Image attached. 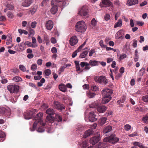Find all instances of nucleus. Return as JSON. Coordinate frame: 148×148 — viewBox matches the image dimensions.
I'll list each match as a JSON object with an SVG mask.
<instances>
[{
	"mask_svg": "<svg viewBox=\"0 0 148 148\" xmlns=\"http://www.w3.org/2000/svg\"><path fill=\"white\" fill-rule=\"evenodd\" d=\"M89 11L88 7L84 5L79 9L78 14L80 16L87 18L89 17Z\"/></svg>",
	"mask_w": 148,
	"mask_h": 148,
	"instance_id": "nucleus-1",
	"label": "nucleus"
},
{
	"mask_svg": "<svg viewBox=\"0 0 148 148\" xmlns=\"http://www.w3.org/2000/svg\"><path fill=\"white\" fill-rule=\"evenodd\" d=\"M75 27L76 30L81 32H84L87 28L86 25L83 21H79L77 22Z\"/></svg>",
	"mask_w": 148,
	"mask_h": 148,
	"instance_id": "nucleus-2",
	"label": "nucleus"
},
{
	"mask_svg": "<svg viewBox=\"0 0 148 148\" xmlns=\"http://www.w3.org/2000/svg\"><path fill=\"white\" fill-rule=\"evenodd\" d=\"M94 80L97 83L106 84L108 82V80L103 76H96L94 77Z\"/></svg>",
	"mask_w": 148,
	"mask_h": 148,
	"instance_id": "nucleus-3",
	"label": "nucleus"
},
{
	"mask_svg": "<svg viewBox=\"0 0 148 148\" xmlns=\"http://www.w3.org/2000/svg\"><path fill=\"white\" fill-rule=\"evenodd\" d=\"M7 88L10 93H13L18 92L19 88L18 86L14 84L8 86Z\"/></svg>",
	"mask_w": 148,
	"mask_h": 148,
	"instance_id": "nucleus-4",
	"label": "nucleus"
},
{
	"mask_svg": "<svg viewBox=\"0 0 148 148\" xmlns=\"http://www.w3.org/2000/svg\"><path fill=\"white\" fill-rule=\"evenodd\" d=\"M35 111V110H34L24 112V116L25 119H29L31 118L34 116Z\"/></svg>",
	"mask_w": 148,
	"mask_h": 148,
	"instance_id": "nucleus-5",
	"label": "nucleus"
},
{
	"mask_svg": "<svg viewBox=\"0 0 148 148\" xmlns=\"http://www.w3.org/2000/svg\"><path fill=\"white\" fill-rule=\"evenodd\" d=\"M112 5L111 2L109 0H101L100 5L101 7L109 6Z\"/></svg>",
	"mask_w": 148,
	"mask_h": 148,
	"instance_id": "nucleus-6",
	"label": "nucleus"
},
{
	"mask_svg": "<svg viewBox=\"0 0 148 148\" xmlns=\"http://www.w3.org/2000/svg\"><path fill=\"white\" fill-rule=\"evenodd\" d=\"M102 93L103 96L108 97V96H110L112 94V91L111 89L106 88L102 90Z\"/></svg>",
	"mask_w": 148,
	"mask_h": 148,
	"instance_id": "nucleus-7",
	"label": "nucleus"
},
{
	"mask_svg": "<svg viewBox=\"0 0 148 148\" xmlns=\"http://www.w3.org/2000/svg\"><path fill=\"white\" fill-rule=\"evenodd\" d=\"M94 107H97V110L100 113H103L107 109L106 106H98V104H96Z\"/></svg>",
	"mask_w": 148,
	"mask_h": 148,
	"instance_id": "nucleus-8",
	"label": "nucleus"
},
{
	"mask_svg": "<svg viewBox=\"0 0 148 148\" xmlns=\"http://www.w3.org/2000/svg\"><path fill=\"white\" fill-rule=\"evenodd\" d=\"M78 42L77 37L76 36H72L69 40L70 44L71 46H74Z\"/></svg>",
	"mask_w": 148,
	"mask_h": 148,
	"instance_id": "nucleus-9",
	"label": "nucleus"
},
{
	"mask_svg": "<svg viewBox=\"0 0 148 148\" xmlns=\"http://www.w3.org/2000/svg\"><path fill=\"white\" fill-rule=\"evenodd\" d=\"M124 31L123 30H121L118 31L115 34V38L119 39L120 38H123V37Z\"/></svg>",
	"mask_w": 148,
	"mask_h": 148,
	"instance_id": "nucleus-10",
	"label": "nucleus"
},
{
	"mask_svg": "<svg viewBox=\"0 0 148 148\" xmlns=\"http://www.w3.org/2000/svg\"><path fill=\"white\" fill-rule=\"evenodd\" d=\"M53 23L51 20L47 21L45 24L46 29L49 30H51L52 29L53 27Z\"/></svg>",
	"mask_w": 148,
	"mask_h": 148,
	"instance_id": "nucleus-11",
	"label": "nucleus"
},
{
	"mask_svg": "<svg viewBox=\"0 0 148 148\" xmlns=\"http://www.w3.org/2000/svg\"><path fill=\"white\" fill-rule=\"evenodd\" d=\"M88 118L89 121L92 122L95 121L97 120V119L96 118V115L94 114V113L93 112H90Z\"/></svg>",
	"mask_w": 148,
	"mask_h": 148,
	"instance_id": "nucleus-12",
	"label": "nucleus"
},
{
	"mask_svg": "<svg viewBox=\"0 0 148 148\" xmlns=\"http://www.w3.org/2000/svg\"><path fill=\"white\" fill-rule=\"evenodd\" d=\"M54 104L56 108L58 109L62 110L65 108V107L63 105L60 104L59 102L57 101H54Z\"/></svg>",
	"mask_w": 148,
	"mask_h": 148,
	"instance_id": "nucleus-13",
	"label": "nucleus"
},
{
	"mask_svg": "<svg viewBox=\"0 0 148 148\" xmlns=\"http://www.w3.org/2000/svg\"><path fill=\"white\" fill-rule=\"evenodd\" d=\"M99 136L93 137L90 139V143L92 145H94L99 141Z\"/></svg>",
	"mask_w": 148,
	"mask_h": 148,
	"instance_id": "nucleus-14",
	"label": "nucleus"
},
{
	"mask_svg": "<svg viewBox=\"0 0 148 148\" xmlns=\"http://www.w3.org/2000/svg\"><path fill=\"white\" fill-rule=\"evenodd\" d=\"M43 116L42 113H39L37 114V116L38 117V120L40 125L42 126H45V123L43 122V120L41 119Z\"/></svg>",
	"mask_w": 148,
	"mask_h": 148,
	"instance_id": "nucleus-15",
	"label": "nucleus"
},
{
	"mask_svg": "<svg viewBox=\"0 0 148 148\" xmlns=\"http://www.w3.org/2000/svg\"><path fill=\"white\" fill-rule=\"evenodd\" d=\"M32 0H24L22 3V5L25 7L29 6L32 3Z\"/></svg>",
	"mask_w": 148,
	"mask_h": 148,
	"instance_id": "nucleus-16",
	"label": "nucleus"
},
{
	"mask_svg": "<svg viewBox=\"0 0 148 148\" xmlns=\"http://www.w3.org/2000/svg\"><path fill=\"white\" fill-rule=\"evenodd\" d=\"M111 98V97L110 96H108V97L103 96L102 103L103 104H106L109 101Z\"/></svg>",
	"mask_w": 148,
	"mask_h": 148,
	"instance_id": "nucleus-17",
	"label": "nucleus"
},
{
	"mask_svg": "<svg viewBox=\"0 0 148 148\" xmlns=\"http://www.w3.org/2000/svg\"><path fill=\"white\" fill-rule=\"evenodd\" d=\"M114 135H112L110 136L111 140L110 142L112 143H114L118 142L119 140V139L117 137H115Z\"/></svg>",
	"mask_w": 148,
	"mask_h": 148,
	"instance_id": "nucleus-18",
	"label": "nucleus"
},
{
	"mask_svg": "<svg viewBox=\"0 0 148 148\" xmlns=\"http://www.w3.org/2000/svg\"><path fill=\"white\" fill-rule=\"evenodd\" d=\"M107 119L106 117H103L100 118L99 120V123L101 125L105 124L106 122Z\"/></svg>",
	"mask_w": 148,
	"mask_h": 148,
	"instance_id": "nucleus-19",
	"label": "nucleus"
},
{
	"mask_svg": "<svg viewBox=\"0 0 148 148\" xmlns=\"http://www.w3.org/2000/svg\"><path fill=\"white\" fill-rule=\"evenodd\" d=\"M138 0H130L128 1L127 4L128 5L132 6L138 4Z\"/></svg>",
	"mask_w": 148,
	"mask_h": 148,
	"instance_id": "nucleus-20",
	"label": "nucleus"
},
{
	"mask_svg": "<svg viewBox=\"0 0 148 148\" xmlns=\"http://www.w3.org/2000/svg\"><path fill=\"white\" fill-rule=\"evenodd\" d=\"M93 133V131L92 130H87L85 132L83 136V137L84 138H86L92 134Z\"/></svg>",
	"mask_w": 148,
	"mask_h": 148,
	"instance_id": "nucleus-21",
	"label": "nucleus"
},
{
	"mask_svg": "<svg viewBox=\"0 0 148 148\" xmlns=\"http://www.w3.org/2000/svg\"><path fill=\"white\" fill-rule=\"evenodd\" d=\"M122 25V20L121 19H119L118 21L116 22L114 24V27L116 28L117 27H121Z\"/></svg>",
	"mask_w": 148,
	"mask_h": 148,
	"instance_id": "nucleus-22",
	"label": "nucleus"
},
{
	"mask_svg": "<svg viewBox=\"0 0 148 148\" xmlns=\"http://www.w3.org/2000/svg\"><path fill=\"white\" fill-rule=\"evenodd\" d=\"M7 42L6 44L7 45H9L12 42V39L11 35L8 34L7 36Z\"/></svg>",
	"mask_w": 148,
	"mask_h": 148,
	"instance_id": "nucleus-23",
	"label": "nucleus"
},
{
	"mask_svg": "<svg viewBox=\"0 0 148 148\" xmlns=\"http://www.w3.org/2000/svg\"><path fill=\"white\" fill-rule=\"evenodd\" d=\"M112 129V127L111 126L108 125L105 127L103 129V132L107 133L110 132Z\"/></svg>",
	"mask_w": 148,
	"mask_h": 148,
	"instance_id": "nucleus-24",
	"label": "nucleus"
},
{
	"mask_svg": "<svg viewBox=\"0 0 148 148\" xmlns=\"http://www.w3.org/2000/svg\"><path fill=\"white\" fill-rule=\"evenodd\" d=\"M89 62L90 65L92 66L98 65L99 64V62L97 61L94 60H90Z\"/></svg>",
	"mask_w": 148,
	"mask_h": 148,
	"instance_id": "nucleus-25",
	"label": "nucleus"
},
{
	"mask_svg": "<svg viewBox=\"0 0 148 148\" xmlns=\"http://www.w3.org/2000/svg\"><path fill=\"white\" fill-rule=\"evenodd\" d=\"M54 120V117H52L51 116L48 115L46 117V121L52 123L53 122Z\"/></svg>",
	"mask_w": 148,
	"mask_h": 148,
	"instance_id": "nucleus-26",
	"label": "nucleus"
},
{
	"mask_svg": "<svg viewBox=\"0 0 148 148\" xmlns=\"http://www.w3.org/2000/svg\"><path fill=\"white\" fill-rule=\"evenodd\" d=\"M58 10V7L56 5H54L51 9V13L53 14H55L57 11Z\"/></svg>",
	"mask_w": 148,
	"mask_h": 148,
	"instance_id": "nucleus-27",
	"label": "nucleus"
},
{
	"mask_svg": "<svg viewBox=\"0 0 148 148\" xmlns=\"http://www.w3.org/2000/svg\"><path fill=\"white\" fill-rule=\"evenodd\" d=\"M46 113L49 115L51 116L55 114V112L54 110L51 108H49L46 110Z\"/></svg>",
	"mask_w": 148,
	"mask_h": 148,
	"instance_id": "nucleus-28",
	"label": "nucleus"
},
{
	"mask_svg": "<svg viewBox=\"0 0 148 148\" xmlns=\"http://www.w3.org/2000/svg\"><path fill=\"white\" fill-rule=\"evenodd\" d=\"M59 88L60 90L64 92L66 91V87L63 84H61L59 85Z\"/></svg>",
	"mask_w": 148,
	"mask_h": 148,
	"instance_id": "nucleus-29",
	"label": "nucleus"
},
{
	"mask_svg": "<svg viewBox=\"0 0 148 148\" xmlns=\"http://www.w3.org/2000/svg\"><path fill=\"white\" fill-rule=\"evenodd\" d=\"M25 45H27L28 47H31L33 48L36 47V45H33V44L31 42L29 41H25L24 43Z\"/></svg>",
	"mask_w": 148,
	"mask_h": 148,
	"instance_id": "nucleus-30",
	"label": "nucleus"
},
{
	"mask_svg": "<svg viewBox=\"0 0 148 148\" xmlns=\"http://www.w3.org/2000/svg\"><path fill=\"white\" fill-rule=\"evenodd\" d=\"M88 51H84L80 54L79 57L80 58H85L88 53Z\"/></svg>",
	"mask_w": 148,
	"mask_h": 148,
	"instance_id": "nucleus-31",
	"label": "nucleus"
},
{
	"mask_svg": "<svg viewBox=\"0 0 148 148\" xmlns=\"http://www.w3.org/2000/svg\"><path fill=\"white\" fill-rule=\"evenodd\" d=\"M75 67L77 71H79L80 70V67L79 66V62L77 61H75Z\"/></svg>",
	"mask_w": 148,
	"mask_h": 148,
	"instance_id": "nucleus-32",
	"label": "nucleus"
},
{
	"mask_svg": "<svg viewBox=\"0 0 148 148\" xmlns=\"http://www.w3.org/2000/svg\"><path fill=\"white\" fill-rule=\"evenodd\" d=\"M138 51L137 50H135L134 61L135 62H136L138 60Z\"/></svg>",
	"mask_w": 148,
	"mask_h": 148,
	"instance_id": "nucleus-33",
	"label": "nucleus"
},
{
	"mask_svg": "<svg viewBox=\"0 0 148 148\" xmlns=\"http://www.w3.org/2000/svg\"><path fill=\"white\" fill-rule=\"evenodd\" d=\"M38 123H40L39 122L38 120H36L35 121V122L33 124V129H32L31 128H30V130L31 131H34L35 129L36 128V127L37 126V124H38Z\"/></svg>",
	"mask_w": 148,
	"mask_h": 148,
	"instance_id": "nucleus-34",
	"label": "nucleus"
},
{
	"mask_svg": "<svg viewBox=\"0 0 148 148\" xmlns=\"http://www.w3.org/2000/svg\"><path fill=\"white\" fill-rule=\"evenodd\" d=\"M18 31L20 34L21 35L23 34H24L25 35H27L28 34V32L27 31L24 29H19L18 30Z\"/></svg>",
	"mask_w": 148,
	"mask_h": 148,
	"instance_id": "nucleus-35",
	"label": "nucleus"
},
{
	"mask_svg": "<svg viewBox=\"0 0 148 148\" xmlns=\"http://www.w3.org/2000/svg\"><path fill=\"white\" fill-rule=\"evenodd\" d=\"M91 89L92 90L94 91H97L99 90V88L97 86L93 85L91 87Z\"/></svg>",
	"mask_w": 148,
	"mask_h": 148,
	"instance_id": "nucleus-36",
	"label": "nucleus"
},
{
	"mask_svg": "<svg viewBox=\"0 0 148 148\" xmlns=\"http://www.w3.org/2000/svg\"><path fill=\"white\" fill-rule=\"evenodd\" d=\"M26 48L25 45H24V43L23 42H21L19 48L21 49V51L24 50Z\"/></svg>",
	"mask_w": 148,
	"mask_h": 148,
	"instance_id": "nucleus-37",
	"label": "nucleus"
},
{
	"mask_svg": "<svg viewBox=\"0 0 148 148\" xmlns=\"http://www.w3.org/2000/svg\"><path fill=\"white\" fill-rule=\"evenodd\" d=\"M13 80L16 82H18L22 81V79L19 77L16 76L13 78Z\"/></svg>",
	"mask_w": 148,
	"mask_h": 148,
	"instance_id": "nucleus-38",
	"label": "nucleus"
},
{
	"mask_svg": "<svg viewBox=\"0 0 148 148\" xmlns=\"http://www.w3.org/2000/svg\"><path fill=\"white\" fill-rule=\"evenodd\" d=\"M88 143L87 141H83L80 144V146L82 147V148L86 147L88 146Z\"/></svg>",
	"mask_w": 148,
	"mask_h": 148,
	"instance_id": "nucleus-39",
	"label": "nucleus"
},
{
	"mask_svg": "<svg viewBox=\"0 0 148 148\" xmlns=\"http://www.w3.org/2000/svg\"><path fill=\"white\" fill-rule=\"evenodd\" d=\"M133 144L135 146H138L140 148H143V146L140 143L138 142H135Z\"/></svg>",
	"mask_w": 148,
	"mask_h": 148,
	"instance_id": "nucleus-40",
	"label": "nucleus"
},
{
	"mask_svg": "<svg viewBox=\"0 0 148 148\" xmlns=\"http://www.w3.org/2000/svg\"><path fill=\"white\" fill-rule=\"evenodd\" d=\"M5 133L1 131H0V138L3 139L4 140L5 139Z\"/></svg>",
	"mask_w": 148,
	"mask_h": 148,
	"instance_id": "nucleus-41",
	"label": "nucleus"
},
{
	"mask_svg": "<svg viewBox=\"0 0 148 148\" xmlns=\"http://www.w3.org/2000/svg\"><path fill=\"white\" fill-rule=\"evenodd\" d=\"M32 42L33 45H36V47L38 46V45L36 43V40L35 38L34 37H32Z\"/></svg>",
	"mask_w": 148,
	"mask_h": 148,
	"instance_id": "nucleus-42",
	"label": "nucleus"
},
{
	"mask_svg": "<svg viewBox=\"0 0 148 148\" xmlns=\"http://www.w3.org/2000/svg\"><path fill=\"white\" fill-rule=\"evenodd\" d=\"M55 118L58 122L62 121V119L61 117L58 114H56Z\"/></svg>",
	"mask_w": 148,
	"mask_h": 148,
	"instance_id": "nucleus-43",
	"label": "nucleus"
},
{
	"mask_svg": "<svg viewBox=\"0 0 148 148\" xmlns=\"http://www.w3.org/2000/svg\"><path fill=\"white\" fill-rule=\"evenodd\" d=\"M95 95V93L94 92H89L87 94V96L90 98L93 97Z\"/></svg>",
	"mask_w": 148,
	"mask_h": 148,
	"instance_id": "nucleus-44",
	"label": "nucleus"
},
{
	"mask_svg": "<svg viewBox=\"0 0 148 148\" xmlns=\"http://www.w3.org/2000/svg\"><path fill=\"white\" fill-rule=\"evenodd\" d=\"M56 2L57 3L62 2V5H60L61 7L62 6L64 7L66 4V2H65V0H56Z\"/></svg>",
	"mask_w": 148,
	"mask_h": 148,
	"instance_id": "nucleus-45",
	"label": "nucleus"
},
{
	"mask_svg": "<svg viewBox=\"0 0 148 148\" xmlns=\"http://www.w3.org/2000/svg\"><path fill=\"white\" fill-rule=\"evenodd\" d=\"M131 125L129 124H127L124 126V128L126 131H129L131 128Z\"/></svg>",
	"mask_w": 148,
	"mask_h": 148,
	"instance_id": "nucleus-46",
	"label": "nucleus"
},
{
	"mask_svg": "<svg viewBox=\"0 0 148 148\" xmlns=\"http://www.w3.org/2000/svg\"><path fill=\"white\" fill-rule=\"evenodd\" d=\"M6 7L8 8V9L9 10H12L14 8V6L10 4H8L6 5Z\"/></svg>",
	"mask_w": 148,
	"mask_h": 148,
	"instance_id": "nucleus-47",
	"label": "nucleus"
},
{
	"mask_svg": "<svg viewBox=\"0 0 148 148\" xmlns=\"http://www.w3.org/2000/svg\"><path fill=\"white\" fill-rule=\"evenodd\" d=\"M37 65L36 64H33L31 66V69L33 71H34L37 69Z\"/></svg>",
	"mask_w": 148,
	"mask_h": 148,
	"instance_id": "nucleus-48",
	"label": "nucleus"
},
{
	"mask_svg": "<svg viewBox=\"0 0 148 148\" xmlns=\"http://www.w3.org/2000/svg\"><path fill=\"white\" fill-rule=\"evenodd\" d=\"M99 43L100 46L101 48H105L106 47V46L104 45L103 41V40H101L99 42Z\"/></svg>",
	"mask_w": 148,
	"mask_h": 148,
	"instance_id": "nucleus-49",
	"label": "nucleus"
},
{
	"mask_svg": "<svg viewBox=\"0 0 148 148\" xmlns=\"http://www.w3.org/2000/svg\"><path fill=\"white\" fill-rule=\"evenodd\" d=\"M19 69L22 71L25 72L26 70L25 66L23 65H20L19 66Z\"/></svg>",
	"mask_w": 148,
	"mask_h": 148,
	"instance_id": "nucleus-50",
	"label": "nucleus"
},
{
	"mask_svg": "<svg viewBox=\"0 0 148 148\" xmlns=\"http://www.w3.org/2000/svg\"><path fill=\"white\" fill-rule=\"evenodd\" d=\"M45 73L46 75L48 76L51 74V71L49 69L46 70L45 71Z\"/></svg>",
	"mask_w": 148,
	"mask_h": 148,
	"instance_id": "nucleus-51",
	"label": "nucleus"
},
{
	"mask_svg": "<svg viewBox=\"0 0 148 148\" xmlns=\"http://www.w3.org/2000/svg\"><path fill=\"white\" fill-rule=\"evenodd\" d=\"M67 67V66H62L60 67L59 71V73L60 74L61 72H63L64 69Z\"/></svg>",
	"mask_w": 148,
	"mask_h": 148,
	"instance_id": "nucleus-52",
	"label": "nucleus"
},
{
	"mask_svg": "<svg viewBox=\"0 0 148 148\" xmlns=\"http://www.w3.org/2000/svg\"><path fill=\"white\" fill-rule=\"evenodd\" d=\"M127 56L125 53H122L119 57V59L120 60L125 58Z\"/></svg>",
	"mask_w": 148,
	"mask_h": 148,
	"instance_id": "nucleus-53",
	"label": "nucleus"
},
{
	"mask_svg": "<svg viewBox=\"0 0 148 148\" xmlns=\"http://www.w3.org/2000/svg\"><path fill=\"white\" fill-rule=\"evenodd\" d=\"M125 100V97L124 96L120 100H118L117 101V103H118L120 104L124 102Z\"/></svg>",
	"mask_w": 148,
	"mask_h": 148,
	"instance_id": "nucleus-54",
	"label": "nucleus"
},
{
	"mask_svg": "<svg viewBox=\"0 0 148 148\" xmlns=\"http://www.w3.org/2000/svg\"><path fill=\"white\" fill-rule=\"evenodd\" d=\"M110 17L109 14H106L104 16V19L106 21H108L110 18Z\"/></svg>",
	"mask_w": 148,
	"mask_h": 148,
	"instance_id": "nucleus-55",
	"label": "nucleus"
},
{
	"mask_svg": "<svg viewBox=\"0 0 148 148\" xmlns=\"http://www.w3.org/2000/svg\"><path fill=\"white\" fill-rule=\"evenodd\" d=\"M111 140L110 136L109 137H107L103 139V141L106 142L110 143V140Z\"/></svg>",
	"mask_w": 148,
	"mask_h": 148,
	"instance_id": "nucleus-56",
	"label": "nucleus"
},
{
	"mask_svg": "<svg viewBox=\"0 0 148 148\" xmlns=\"http://www.w3.org/2000/svg\"><path fill=\"white\" fill-rule=\"evenodd\" d=\"M45 131L44 129L42 127H39L37 130V131L38 132L42 133L43 132Z\"/></svg>",
	"mask_w": 148,
	"mask_h": 148,
	"instance_id": "nucleus-57",
	"label": "nucleus"
},
{
	"mask_svg": "<svg viewBox=\"0 0 148 148\" xmlns=\"http://www.w3.org/2000/svg\"><path fill=\"white\" fill-rule=\"evenodd\" d=\"M143 100L145 102H148V95H146L143 97Z\"/></svg>",
	"mask_w": 148,
	"mask_h": 148,
	"instance_id": "nucleus-58",
	"label": "nucleus"
},
{
	"mask_svg": "<svg viewBox=\"0 0 148 148\" xmlns=\"http://www.w3.org/2000/svg\"><path fill=\"white\" fill-rule=\"evenodd\" d=\"M91 24L93 26H95L97 24V22L94 18H93L91 21Z\"/></svg>",
	"mask_w": 148,
	"mask_h": 148,
	"instance_id": "nucleus-59",
	"label": "nucleus"
},
{
	"mask_svg": "<svg viewBox=\"0 0 148 148\" xmlns=\"http://www.w3.org/2000/svg\"><path fill=\"white\" fill-rule=\"evenodd\" d=\"M95 52V50L94 49H91L89 52V56H92L93 54Z\"/></svg>",
	"mask_w": 148,
	"mask_h": 148,
	"instance_id": "nucleus-60",
	"label": "nucleus"
},
{
	"mask_svg": "<svg viewBox=\"0 0 148 148\" xmlns=\"http://www.w3.org/2000/svg\"><path fill=\"white\" fill-rule=\"evenodd\" d=\"M51 51L53 53H56L57 52V49L56 47H53L51 49Z\"/></svg>",
	"mask_w": 148,
	"mask_h": 148,
	"instance_id": "nucleus-61",
	"label": "nucleus"
},
{
	"mask_svg": "<svg viewBox=\"0 0 148 148\" xmlns=\"http://www.w3.org/2000/svg\"><path fill=\"white\" fill-rule=\"evenodd\" d=\"M7 16L8 17L10 18H12L14 16L13 14L12 13L10 12H8V13Z\"/></svg>",
	"mask_w": 148,
	"mask_h": 148,
	"instance_id": "nucleus-62",
	"label": "nucleus"
},
{
	"mask_svg": "<svg viewBox=\"0 0 148 148\" xmlns=\"http://www.w3.org/2000/svg\"><path fill=\"white\" fill-rule=\"evenodd\" d=\"M137 40H134L133 41V46L134 47H136L137 46Z\"/></svg>",
	"mask_w": 148,
	"mask_h": 148,
	"instance_id": "nucleus-63",
	"label": "nucleus"
},
{
	"mask_svg": "<svg viewBox=\"0 0 148 148\" xmlns=\"http://www.w3.org/2000/svg\"><path fill=\"white\" fill-rule=\"evenodd\" d=\"M142 120L145 123H148V116L143 117Z\"/></svg>",
	"mask_w": 148,
	"mask_h": 148,
	"instance_id": "nucleus-64",
	"label": "nucleus"
}]
</instances>
